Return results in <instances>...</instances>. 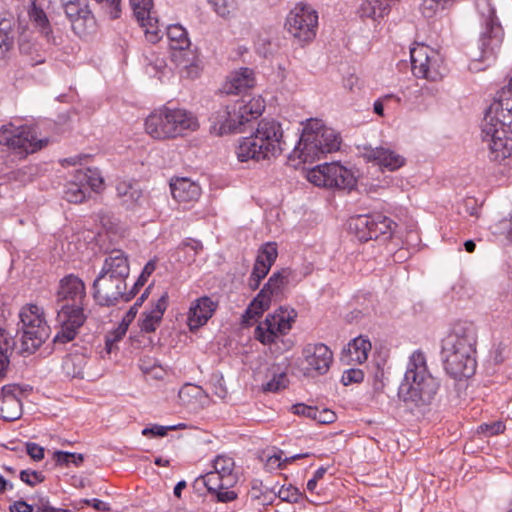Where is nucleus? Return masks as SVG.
I'll use <instances>...</instances> for the list:
<instances>
[{
	"label": "nucleus",
	"instance_id": "f257e3e1",
	"mask_svg": "<svg viewBox=\"0 0 512 512\" xmlns=\"http://www.w3.org/2000/svg\"><path fill=\"white\" fill-rule=\"evenodd\" d=\"M477 331L473 323L457 322L442 339L441 356L444 369L455 379L474 375Z\"/></svg>",
	"mask_w": 512,
	"mask_h": 512
},
{
	"label": "nucleus",
	"instance_id": "f03ea898",
	"mask_svg": "<svg viewBox=\"0 0 512 512\" xmlns=\"http://www.w3.org/2000/svg\"><path fill=\"white\" fill-rule=\"evenodd\" d=\"M488 158L504 163L512 153V100L493 101L487 108L481 130Z\"/></svg>",
	"mask_w": 512,
	"mask_h": 512
},
{
	"label": "nucleus",
	"instance_id": "7ed1b4c3",
	"mask_svg": "<svg viewBox=\"0 0 512 512\" xmlns=\"http://www.w3.org/2000/svg\"><path fill=\"white\" fill-rule=\"evenodd\" d=\"M439 386L428 370L424 352L415 350L409 356L404 378L398 388L399 399L415 407L429 406L435 400Z\"/></svg>",
	"mask_w": 512,
	"mask_h": 512
},
{
	"label": "nucleus",
	"instance_id": "20e7f679",
	"mask_svg": "<svg viewBox=\"0 0 512 512\" xmlns=\"http://www.w3.org/2000/svg\"><path fill=\"white\" fill-rule=\"evenodd\" d=\"M286 146L281 124L273 119H262L255 133L241 140L236 154L241 162L259 161L277 157L287 149Z\"/></svg>",
	"mask_w": 512,
	"mask_h": 512
},
{
	"label": "nucleus",
	"instance_id": "39448f33",
	"mask_svg": "<svg viewBox=\"0 0 512 512\" xmlns=\"http://www.w3.org/2000/svg\"><path fill=\"white\" fill-rule=\"evenodd\" d=\"M340 148V137L320 119H309L304 125L297 145L289 155L291 161L313 163Z\"/></svg>",
	"mask_w": 512,
	"mask_h": 512
},
{
	"label": "nucleus",
	"instance_id": "423d86ee",
	"mask_svg": "<svg viewBox=\"0 0 512 512\" xmlns=\"http://www.w3.org/2000/svg\"><path fill=\"white\" fill-rule=\"evenodd\" d=\"M264 100L251 95L241 96L233 103L215 111L210 117V131L217 136L241 133L245 123L258 118L264 111Z\"/></svg>",
	"mask_w": 512,
	"mask_h": 512
},
{
	"label": "nucleus",
	"instance_id": "0eeeda50",
	"mask_svg": "<svg viewBox=\"0 0 512 512\" xmlns=\"http://www.w3.org/2000/svg\"><path fill=\"white\" fill-rule=\"evenodd\" d=\"M198 127V120L193 113L165 106L151 112L145 120L146 133L156 140L175 139Z\"/></svg>",
	"mask_w": 512,
	"mask_h": 512
},
{
	"label": "nucleus",
	"instance_id": "6e6552de",
	"mask_svg": "<svg viewBox=\"0 0 512 512\" xmlns=\"http://www.w3.org/2000/svg\"><path fill=\"white\" fill-rule=\"evenodd\" d=\"M21 327L20 354L34 353L49 337L50 327L48 326L44 311L35 304L23 306L19 312Z\"/></svg>",
	"mask_w": 512,
	"mask_h": 512
},
{
	"label": "nucleus",
	"instance_id": "1a4fd4ad",
	"mask_svg": "<svg viewBox=\"0 0 512 512\" xmlns=\"http://www.w3.org/2000/svg\"><path fill=\"white\" fill-rule=\"evenodd\" d=\"M296 317L297 312L294 308L280 306L257 325L255 338L264 345L277 344L278 340L292 329Z\"/></svg>",
	"mask_w": 512,
	"mask_h": 512
},
{
	"label": "nucleus",
	"instance_id": "9d476101",
	"mask_svg": "<svg viewBox=\"0 0 512 512\" xmlns=\"http://www.w3.org/2000/svg\"><path fill=\"white\" fill-rule=\"evenodd\" d=\"M412 72L417 78L439 81L447 73L443 56L424 44L410 49Z\"/></svg>",
	"mask_w": 512,
	"mask_h": 512
},
{
	"label": "nucleus",
	"instance_id": "9b49d317",
	"mask_svg": "<svg viewBox=\"0 0 512 512\" xmlns=\"http://www.w3.org/2000/svg\"><path fill=\"white\" fill-rule=\"evenodd\" d=\"M396 223L389 217L376 213L371 215H357L350 219L349 228L361 242L391 238Z\"/></svg>",
	"mask_w": 512,
	"mask_h": 512
},
{
	"label": "nucleus",
	"instance_id": "f8f14e48",
	"mask_svg": "<svg viewBox=\"0 0 512 512\" xmlns=\"http://www.w3.org/2000/svg\"><path fill=\"white\" fill-rule=\"evenodd\" d=\"M47 139H38L36 131L28 125L15 126L7 123L0 127V145H4L27 155L42 149L47 144Z\"/></svg>",
	"mask_w": 512,
	"mask_h": 512
},
{
	"label": "nucleus",
	"instance_id": "ddd939ff",
	"mask_svg": "<svg viewBox=\"0 0 512 512\" xmlns=\"http://www.w3.org/2000/svg\"><path fill=\"white\" fill-rule=\"evenodd\" d=\"M318 13L310 5L299 3L287 15L285 29L301 43L311 42L317 33Z\"/></svg>",
	"mask_w": 512,
	"mask_h": 512
},
{
	"label": "nucleus",
	"instance_id": "4468645a",
	"mask_svg": "<svg viewBox=\"0 0 512 512\" xmlns=\"http://www.w3.org/2000/svg\"><path fill=\"white\" fill-rule=\"evenodd\" d=\"M308 180L317 186L352 190L356 185L353 173L338 163H324L308 172Z\"/></svg>",
	"mask_w": 512,
	"mask_h": 512
},
{
	"label": "nucleus",
	"instance_id": "2eb2a0df",
	"mask_svg": "<svg viewBox=\"0 0 512 512\" xmlns=\"http://www.w3.org/2000/svg\"><path fill=\"white\" fill-rule=\"evenodd\" d=\"M126 288V280L99 273L92 284L93 298L101 306L129 302L133 299V293H126Z\"/></svg>",
	"mask_w": 512,
	"mask_h": 512
},
{
	"label": "nucleus",
	"instance_id": "dca6fc26",
	"mask_svg": "<svg viewBox=\"0 0 512 512\" xmlns=\"http://www.w3.org/2000/svg\"><path fill=\"white\" fill-rule=\"evenodd\" d=\"M59 330L54 337V343L65 344L75 339L79 329L86 321L84 307L64 303L60 305L56 317Z\"/></svg>",
	"mask_w": 512,
	"mask_h": 512
},
{
	"label": "nucleus",
	"instance_id": "f3484780",
	"mask_svg": "<svg viewBox=\"0 0 512 512\" xmlns=\"http://www.w3.org/2000/svg\"><path fill=\"white\" fill-rule=\"evenodd\" d=\"M102 184L103 179L97 170H77L65 185L63 197L70 203H82L89 194V189L97 190Z\"/></svg>",
	"mask_w": 512,
	"mask_h": 512
},
{
	"label": "nucleus",
	"instance_id": "a211bd4d",
	"mask_svg": "<svg viewBox=\"0 0 512 512\" xmlns=\"http://www.w3.org/2000/svg\"><path fill=\"white\" fill-rule=\"evenodd\" d=\"M476 7L486 25V32L481 38L483 52L485 54L488 50L493 52L502 41V30L496 17L495 7L491 0H477Z\"/></svg>",
	"mask_w": 512,
	"mask_h": 512
},
{
	"label": "nucleus",
	"instance_id": "6ab92c4d",
	"mask_svg": "<svg viewBox=\"0 0 512 512\" xmlns=\"http://www.w3.org/2000/svg\"><path fill=\"white\" fill-rule=\"evenodd\" d=\"M305 375H323L328 372L333 361V353L323 343H308L302 350Z\"/></svg>",
	"mask_w": 512,
	"mask_h": 512
},
{
	"label": "nucleus",
	"instance_id": "aec40b11",
	"mask_svg": "<svg viewBox=\"0 0 512 512\" xmlns=\"http://www.w3.org/2000/svg\"><path fill=\"white\" fill-rule=\"evenodd\" d=\"M73 31L82 36L95 25V19L87 0H60Z\"/></svg>",
	"mask_w": 512,
	"mask_h": 512
},
{
	"label": "nucleus",
	"instance_id": "412c9836",
	"mask_svg": "<svg viewBox=\"0 0 512 512\" xmlns=\"http://www.w3.org/2000/svg\"><path fill=\"white\" fill-rule=\"evenodd\" d=\"M134 15L144 28L146 39L156 43L161 39V28L156 13L153 11L152 0H129Z\"/></svg>",
	"mask_w": 512,
	"mask_h": 512
},
{
	"label": "nucleus",
	"instance_id": "4be33fe9",
	"mask_svg": "<svg viewBox=\"0 0 512 512\" xmlns=\"http://www.w3.org/2000/svg\"><path fill=\"white\" fill-rule=\"evenodd\" d=\"M85 297L86 287L81 278L74 274H69L60 280L57 291V302L59 305L70 303V305L84 307Z\"/></svg>",
	"mask_w": 512,
	"mask_h": 512
},
{
	"label": "nucleus",
	"instance_id": "5701e85b",
	"mask_svg": "<svg viewBox=\"0 0 512 512\" xmlns=\"http://www.w3.org/2000/svg\"><path fill=\"white\" fill-rule=\"evenodd\" d=\"M363 157L368 162H373L382 169L395 171L406 163L405 157L394 150L385 147H368L364 149Z\"/></svg>",
	"mask_w": 512,
	"mask_h": 512
},
{
	"label": "nucleus",
	"instance_id": "b1692460",
	"mask_svg": "<svg viewBox=\"0 0 512 512\" xmlns=\"http://www.w3.org/2000/svg\"><path fill=\"white\" fill-rule=\"evenodd\" d=\"M21 391L16 385H5L0 395V418L15 421L21 417L22 405L18 395Z\"/></svg>",
	"mask_w": 512,
	"mask_h": 512
},
{
	"label": "nucleus",
	"instance_id": "393cba45",
	"mask_svg": "<svg viewBox=\"0 0 512 512\" xmlns=\"http://www.w3.org/2000/svg\"><path fill=\"white\" fill-rule=\"evenodd\" d=\"M217 306L218 304L208 296H203L193 301L187 318L190 330L193 331L205 325L213 316Z\"/></svg>",
	"mask_w": 512,
	"mask_h": 512
},
{
	"label": "nucleus",
	"instance_id": "a878e982",
	"mask_svg": "<svg viewBox=\"0 0 512 512\" xmlns=\"http://www.w3.org/2000/svg\"><path fill=\"white\" fill-rule=\"evenodd\" d=\"M256 84L254 71L247 67L232 71L223 85V91L227 94L248 95L246 92Z\"/></svg>",
	"mask_w": 512,
	"mask_h": 512
},
{
	"label": "nucleus",
	"instance_id": "bb28decb",
	"mask_svg": "<svg viewBox=\"0 0 512 512\" xmlns=\"http://www.w3.org/2000/svg\"><path fill=\"white\" fill-rule=\"evenodd\" d=\"M100 273L126 280L130 273L127 254L119 249L112 250L105 258Z\"/></svg>",
	"mask_w": 512,
	"mask_h": 512
},
{
	"label": "nucleus",
	"instance_id": "cd10ccee",
	"mask_svg": "<svg viewBox=\"0 0 512 512\" xmlns=\"http://www.w3.org/2000/svg\"><path fill=\"white\" fill-rule=\"evenodd\" d=\"M170 189L173 198L180 203L196 201L201 195L200 186L196 182L185 177L171 180Z\"/></svg>",
	"mask_w": 512,
	"mask_h": 512
},
{
	"label": "nucleus",
	"instance_id": "c85d7f7f",
	"mask_svg": "<svg viewBox=\"0 0 512 512\" xmlns=\"http://www.w3.org/2000/svg\"><path fill=\"white\" fill-rule=\"evenodd\" d=\"M28 15L31 22L35 25L48 44L58 46L62 43L61 37L54 35L46 13L36 5L35 1L32 2L31 7L28 10Z\"/></svg>",
	"mask_w": 512,
	"mask_h": 512
},
{
	"label": "nucleus",
	"instance_id": "c756f323",
	"mask_svg": "<svg viewBox=\"0 0 512 512\" xmlns=\"http://www.w3.org/2000/svg\"><path fill=\"white\" fill-rule=\"evenodd\" d=\"M117 196L121 204L128 210H134L141 205L142 189L136 182L120 181L116 185Z\"/></svg>",
	"mask_w": 512,
	"mask_h": 512
},
{
	"label": "nucleus",
	"instance_id": "7c9ffc66",
	"mask_svg": "<svg viewBox=\"0 0 512 512\" xmlns=\"http://www.w3.org/2000/svg\"><path fill=\"white\" fill-rule=\"evenodd\" d=\"M291 275L292 271L289 268H282L274 272L260 291L264 292L271 300L281 299Z\"/></svg>",
	"mask_w": 512,
	"mask_h": 512
},
{
	"label": "nucleus",
	"instance_id": "2f4dec72",
	"mask_svg": "<svg viewBox=\"0 0 512 512\" xmlns=\"http://www.w3.org/2000/svg\"><path fill=\"white\" fill-rule=\"evenodd\" d=\"M168 298V293H163L154 307L150 311L143 313V318L140 323L141 331L151 333L158 328L167 309Z\"/></svg>",
	"mask_w": 512,
	"mask_h": 512
},
{
	"label": "nucleus",
	"instance_id": "473e14b6",
	"mask_svg": "<svg viewBox=\"0 0 512 512\" xmlns=\"http://www.w3.org/2000/svg\"><path fill=\"white\" fill-rule=\"evenodd\" d=\"M272 301L264 292L260 291L245 310L242 316L243 324L249 325L251 320L260 317L269 309Z\"/></svg>",
	"mask_w": 512,
	"mask_h": 512
},
{
	"label": "nucleus",
	"instance_id": "72a5a7b5",
	"mask_svg": "<svg viewBox=\"0 0 512 512\" xmlns=\"http://www.w3.org/2000/svg\"><path fill=\"white\" fill-rule=\"evenodd\" d=\"M178 397L184 406L195 408L203 404L206 394L200 386L185 384L179 390Z\"/></svg>",
	"mask_w": 512,
	"mask_h": 512
},
{
	"label": "nucleus",
	"instance_id": "f704fd0d",
	"mask_svg": "<svg viewBox=\"0 0 512 512\" xmlns=\"http://www.w3.org/2000/svg\"><path fill=\"white\" fill-rule=\"evenodd\" d=\"M234 467V460L225 455H219L213 461V471L224 478L225 485H234L237 482Z\"/></svg>",
	"mask_w": 512,
	"mask_h": 512
},
{
	"label": "nucleus",
	"instance_id": "c9c22d12",
	"mask_svg": "<svg viewBox=\"0 0 512 512\" xmlns=\"http://www.w3.org/2000/svg\"><path fill=\"white\" fill-rule=\"evenodd\" d=\"M15 347L14 338L5 329L0 328V380L6 374L9 358Z\"/></svg>",
	"mask_w": 512,
	"mask_h": 512
},
{
	"label": "nucleus",
	"instance_id": "e433bc0d",
	"mask_svg": "<svg viewBox=\"0 0 512 512\" xmlns=\"http://www.w3.org/2000/svg\"><path fill=\"white\" fill-rule=\"evenodd\" d=\"M371 347L369 339L363 336L354 338L349 342L347 348L350 360L359 364L365 362L368 358Z\"/></svg>",
	"mask_w": 512,
	"mask_h": 512
},
{
	"label": "nucleus",
	"instance_id": "4c0bfd02",
	"mask_svg": "<svg viewBox=\"0 0 512 512\" xmlns=\"http://www.w3.org/2000/svg\"><path fill=\"white\" fill-rule=\"evenodd\" d=\"M87 362L88 360L83 354H72L65 357L62 368L67 376L84 378Z\"/></svg>",
	"mask_w": 512,
	"mask_h": 512
},
{
	"label": "nucleus",
	"instance_id": "58836bf2",
	"mask_svg": "<svg viewBox=\"0 0 512 512\" xmlns=\"http://www.w3.org/2000/svg\"><path fill=\"white\" fill-rule=\"evenodd\" d=\"M170 47L174 50H184L190 46L186 29L180 24H172L166 28Z\"/></svg>",
	"mask_w": 512,
	"mask_h": 512
},
{
	"label": "nucleus",
	"instance_id": "ea45409f",
	"mask_svg": "<svg viewBox=\"0 0 512 512\" xmlns=\"http://www.w3.org/2000/svg\"><path fill=\"white\" fill-rule=\"evenodd\" d=\"M14 45V33L11 20L0 21V59L4 58Z\"/></svg>",
	"mask_w": 512,
	"mask_h": 512
},
{
	"label": "nucleus",
	"instance_id": "a19ab883",
	"mask_svg": "<svg viewBox=\"0 0 512 512\" xmlns=\"http://www.w3.org/2000/svg\"><path fill=\"white\" fill-rule=\"evenodd\" d=\"M272 378L262 385L263 391L278 392L288 385V378L285 372L280 371L279 367L273 366L270 369Z\"/></svg>",
	"mask_w": 512,
	"mask_h": 512
},
{
	"label": "nucleus",
	"instance_id": "79ce46f5",
	"mask_svg": "<svg viewBox=\"0 0 512 512\" xmlns=\"http://www.w3.org/2000/svg\"><path fill=\"white\" fill-rule=\"evenodd\" d=\"M214 11L222 18L233 17L237 10L235 0H208Z\"/></svg>",
	"mask_w": 512,
	"mask_h": 512
},
{
	"label": "nucleus",
	"instance_id": "37998d69",
	"mask_svg": "<svg viewBox=\"0 0 512 512\" xmlns=\"http://www.w3.org/2000/svg\"><path fill=\"white\" fill-rule=\"evenodd\" d=\"M269 271L270 267L268 265H265L262 261L256 260L248 279V286L250 289L256 290L259 287L261 280L267 276Z\"/></svg>",
	"mask_w": 512,
	"mask_h": 512
},
{
	"label": "nucleus",
	"instance_id": "c03bdc74",
	"mask_svg": "<svg viewBox=\"0 0 512 512\" xmlns=\"http://www.w3.org/2000/svg\"><path fill=\"white\" fill-rule=\"evenodd\" d=\"M210 494L219 489H229L233 485H225L224 478L214 471H210L200 477Z\"/></svg>",
	"mask_w": 512,
	"mask_h": 512
},
{
	"label": "nucleus",
	"instance_id": "a18cd8bd",
	"mask_svg": "<svg viewBox=\"0 0 512 512\" xmlns=\"http://www.w3.org/2000/svg\"><path fill=\"white\" fill-rule=\"evenodd\" d=\"M278 256L277 245L274 242H268L261 246L259 249L256 260L264 262L270 268L276 261Z\"/></svg>",
	"mask_w": 512,
	"mask_h": 512
},
{
	"label": "nucleus",
	"instance_id": "49530a36",
	"mask_svg": "<svg viewBox=\"0 0 512 512\" xmlns=\"http://www.w3.org/2000/svg\"><path fill=\"white\" fill-rule=\"evenodd\" d=\"M54 459L56 461V464L59 466H68L70 463H72L78 467L83 463L84 456L83 454L78 453L55 451Z\"/></svg>",
	"mask_w": 512,
	"mask_h": 512
},
{
	"label": "nucleus",
	"instance_id": "de8ad7c7",
	"mask_svg": "<svg viewBox=\"0 0 512 512\" xmlns=\"http://www.w3.org/2000/svg\"><path fill=\"white\" fill-rule=\"evenodd\" d=\"M282 501H286L289 503H296L299 499L300 493L298 489L292 485L289 486H281L277 492H275Z\"/></svg>",
	"mask_w": 512,
	"mask_h": 512
},
{
	"label": "nucleus",
	"instance_id": "09e8293b",
	"mask_svg": "<svg viewBox=\"0 0 512 512\" xmlns=\"http://www.w3.org/2000/svg\"><path fill=\"white\" fill-rule=\"evenodd\" d=\"M20 479L27 485L33 487L42 483L45 480V476L41 472L26 469L20 472Z\"/></svg>",
	"mask_w": 512,
	"mask_h": 512
},
{
	"label": "nucleus",
	"instance_id": "8fccbe9b",
	"mask_svg": "<svg viewBox=\"0 0 512 512\" xmlns=\"http://www.w3.org/2000/svg\"><path fill=\"white\" fill-rule=\"evenodd\" d=\"M128 328L123 324L119 323L118 327L111 331L106 336V348L108 352L112 351L113 345L121 340L123 336L126 334Z\"/></svg>",
	"mask_w": 512,
	"mask_h": 512
},
{
	"label": "nucleus",
	"instance_id": "3c124183",
	"mask_svg": "<svg viewBox=\"0 0 512 512\" xmlns=\"http://www.w3.org/2000/svg\"><path fill=\"white\" fill-rule=\"evenodd\" d=\"M505 430V424L501 421H494L492 423H482L478 427V432L483 433L486 436H493L503 433Z\"/></svg>",
	"mask_w": 512,
	"mask_h": 512
},
{
	"label": "nucleus",
	"instance_id": "603ef678",
	"mask_svg": "<svg viewBox=\"0 0 512 512\" xmlns=\"http://www.w3.org/2000/svg\"><path fill=\"white\" fill-rule=\"evenodd\" d=\"M364 379V373L361 369L352 368L346 370L341 378L343 385L348 386L352 383H360Z\"/></svg>",
	"mask_w": 512,
	"mask_h": 512
},
{
	"label": "nucleus",
	"instance_id": "864d4df0",
	"mask_svg": "<svg viewBox=\"0 0 512 512\" xmlns=\"http://www.w3.org/2000/svg\"><path fill=\"white\" fill-rule=\"evenodd\" d=\"M103 3L107 9L111 19H117L121 14V0H95Z\"/></svg>",
	"mask_w": 512,
	"mask_h": 512
},
{
	"label": "nucleus",
	"instance_id": "5fc2aeb1",
	"mask_svg": "<svg viewBox=\"0 0 512 512\" xmlns=\"http://www.w3.org/2000/svg\"><path fill=\"white\" fill-rule=\"evenodd\" d=\"M317 407L308 406L303 403H298L292 406V411L296 415H301L314 420Z\"/></svg>",
	"mask_w": 512,
	"mask_h": 512
},
{
	"label": "nucleus",
	"instance_id": "6e6d98bb",
	"mask_svg": "<svg viewBox=\"0 0 512 512\" xmlns=\"http://www.w3.org/2000/svg\"><path fill=\"white\" fill-rule=\"evenodd\" d=\"M177 426H161L154 425L152 427H146L143 429L142 434L144 436L152 435V436H165L169 430H175Z\"/></svg>",
	"mask_w": 512,
	"mask_h": 512
},
{
	"label": "nucleus",
	"instance_id": "4d7b16f0",
	"mask_svg": "<svg viewBox=\"0 0 512 512\" xmlns=\"http://www.w3.org/2000/svg\"><path fill=\"white\" fill-rule=\"evenodd\" d=\"M314 420L321 424H330L336 420V414L330 409H317Z\"/></svg>",
	"mask_w": 512,
	"mask_h": 512
},
{
	"label": "nucleus",
	"instance_id": "13d9d810",
	"mask_svg": "<svg viewBox=\"0 0 512 512\" xmlns=\"http://www.w3.org/2000/svg\"><path fill=\"white\" fill-rule=\"evenodd\" d=\"M421 10L425 17H432L441 7L436 0H423Z\"/></svg>",
	"mask_w": 512,
	"mask_h": 512
},
{
	"label": "nucleus",
	"instance_id": "bf43d9fd",
	"mask_svg": "<svg viewBox=\"0 0 512 512\" xmlns=\"http://www.w3.org/2000/svg\"><path fill=\"white\" fill-rule=\"evenodd\" d=\"M36 512H66L64 509H57L50 505L48 498L38 497L37 502L34 505Z\"/></svg>",
	"mask_w": 512,
	"mask_h": 512
},
{
	"label": "nucleus",
	"instance_id": "052dcab7",
	"mask_svg": "<svg viewBox=\"0 0 512 512\" xmlns=\"http://www.w3.org/2000/svg\"><path fill=\"white\" fill-rule=\"evenodd\" d=\"M26 450H27V454L34 461H40L44 458V448L36 443H33V442L27 443Z\"/></svg>",
	"mask_w": 512,
	"mask_h": 512
},
{
	"label": "nucleus",
	"instance_id": "680f3d73",
	"mask_svg": "<svg viewBox=\"0 0 512 512\" xmlns=\"http://www.w3.org/2000/svg\"><path fill=\"white\" fill-rule=\"evenodd\" d=\"M212 495H215L217 501L222 503H229L237 498V493L228 489H219L218 491H214Z\"/></svg>",
	"mask_w": 512,
	"mask_h": 512
},
{
	"label": "nucleus",
	"instance_id": "e2e57ef3",
	"mask_svg": "<svg viewBox=\"0 0 512 512\" xmlns=\"http://www.w3.org/2000/svg\"><path fill=\"white\" fill-rule=\"evenodd\" d=\"M186 248H189L191 249L194 253L191 257V260H194L195 256L197 255L198 251L202 249V244L201 242L197 241V240H193V239H190V240H187L185 242H183L179 247H178V250H183V249H186Z\"/></svg>",
	"mask_w": 512,
	"mask_h": 512
},
{
	"label": "nucleus",
	"instance_id": "0e129e2a",
	"mask_svg": "<svg viewBox=\"0 0 512 512\" xmlns=\"http://www.w3.org/2000/svg\"><path fill=\"white\" fill-rule=\"evenodd\" d=\"M10 512H33L34 506L23 500L15 501L9 508Z\"/></svg>",
	"mask_w": 512,
	"mask_h": 512
},
{
	"label": "nucleus",
	"instance_id": "69168bd1",
	"mask_svg": "<svg viewBox=\"0 0 512 512\" xmlns=\"http://www.w3.org/2000/svg\"><path fill=\"white\" fill-rule=\"evenodd\" d=\"M85 503L87 505H90L92 506L93 508H95L97 511H107L109 510V507H108V504L102 500H99V499H89V500H85Z\"/></svg>",
	"mask_w": 512,
	"mask_h": 512
},
{
	"label": "nucleus",
	"instance_id": "338daca9",
	"mask_svg": "<svg viewBox=\"0 0 512 512\" xmlns=\"http://www.w3.org/2000/svg\"><path fill=\"white\" fill-rule=\"evenodd\" d=\"M137 312L138 311L135 306L130 307V309L126 312L120 323L128 328L130 323L134 320Z\"/></svg>",
	"mask_w": 512,
	"mask_h": 512
},
{
	"label": "nucleus",
	"instance_id": "774afa93",
	"mask_svg": "<svg viewBox=\"0 0 512 512\" xmlns=\"http://www.w3.org/2000/svg\"><path fill=\"white\" fill-rule=\"evenodd\" d=\"M156 269V261L155 260H150L149 262L146 263V265L144 266L140 276H142V278L144 279H147L151 276V274L155 271Z\"/></svg>",
	"mask_w": 512,
	"mask_h": 512
}]
</instances>
